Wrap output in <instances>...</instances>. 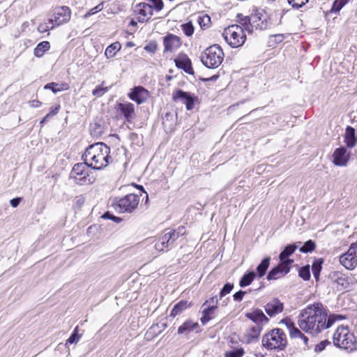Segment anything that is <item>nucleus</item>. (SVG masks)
Instances as JSON below:
<instances>
[{
    "label": "nucleus",
    "instance_id": "obj_1",
    "mask_svg": "<svg viewBox=\"0 0 357 357\" xmlns=\"http://www.w3.org/2000/svg\"><path fill=\"white\" fill-rule=\"evenodd\" d=\"M298 319V324L301 330L316 335L332 326L335 321L344 319L345 317L336 314L328 316L323 305L314 303L303 309Z\"/></svg>",
    "mask_w": 357,
    "mask_h": 357
},
{
    "label": "nucleus",
    "instance_id": "obj_2",
    "mask_svg": "<svg viewBox=\"0 0 357 357\" xmlns=\"http://www.w3.org/2000/svg\"><path fill=\"white\" fill-rule=\"evenodd\" d=\"M110 149L102 142L95 143L88 146L82 159L89 162L90 167L94 169H102L107 167L112 157L109 155Z\"/></svg>",
    "mask_w": 357,
    "mask_h": 357
},
{
    "label": "nucleus",
    "instance_id": "obj_3",
    "mask_svg": "<svg viewBox=\"0 0 357 357\" xmlns=\"http://www.w3.org/2000/svg\"><path fill=\"white\" fill-rule=\"evenodd\" d=\"M333 344L340 349L352 352L357 350V340L347 326H340L333 336Z\"/></svg>",
    "mask_w": 357,
    "mask_h": 357
},
{
    "label": "nucleus",
    "instance_id": "obj_4",
    "mask_svg": "<svg viewBox=\"0 0 357 357\" xmlns=\"http://www.w3.org/2000/svg\"><path fill=\"white\" fill-rule=\"evenodd\" d=\"M262 344L269 350H283L287 344L286 334L280 328H274L263 336Z\"/></svg>",
    "mask_w": 357,
    "mask_h": 357
},
{
    "label": "nucleus",
    "instance_id": "obj_5",
    "mask_svg": "<svg viewBox=\"0 0 357 357\" xmlns=\"http://www.w3.org/2000/svg\"><path fill=\"white\" fill-rule=\"evenodd\" d=\"M224 56L222 49L215 44L206 48L202 53L200 59L206 68H216L222 63Z\"/></svg>",
    "mask_w": 357,
    "mask_h": 357
},
{
    "label": "nucleus",
    "instance_id": "obj_6",
    "mask_svg": "<svg viewBox=\"0 0 357 357\" xmlns=\"http://www.w3.org/2000/svg\"><path fill=\"white\" fill-rule=\"evenodd\" d=\"M89 167V164L86 161L75 164L71 171L70 177L79 185L93 184L96 178L92 172H89L88 169Z\"/></svg>",
    "mask_w": 357,
    "mask_h": 357
},
{
    "label": "nucleus",
    "instance_id": "obj_7",
    "mask_svg": "<svg viewBox=\"0 0 357 357\" xmlns=\"http://www.w3.org/2000/svg\"><path fill=\"white\" fill-rule=\"evenodd\" d=\"M222 36L227 43L233 48L241 47L246 40L243 28L238 24L229 26L224 30Z\"/></svg>",
    "mask_w": 357,
    "mask_h": 357
},
{
    "label": "nucleus",
    "instance_id": "obj_8",
    "mask_svg": "<svg viewBox=\"0 0 357 357\" xmlns=\"http://www.w3.org/2000/svg\"><path fill=\"white\" fill-rule=\"evenodd\" d=\"M139 197L135 194L130 193L115 201L116 208L120 213H132L138 206Z\"/></svg>",
    "mask_w": 357,
    "mask_h": 357
},
{
    "label": "nucleus",
    "instance_id": "obj_9",
    "mask_svg": "<svg viewBox=\"0 0 357 357\" xmlns=\"http://www.w3.org/2000/svg\"><path fill=\"white\" fill-rule=\"evenodd\" d=\"M340 264L348 270H353L357 266V242L352 243L347 252L340 257Z\"/></svg>",
    "mask_w": 357,
    "mask_h": 357
},
{
    "label": "nucleus",
    "instance_id": "obj_10",
    "mask_svg": "<svg viewBox=\"0 0 357 357\" xmlns=\"http://www.w3.org/2000/svg\"><path fill=\"white\" fill-rule=\"evenodd\" d=\"M71 17V12L68 7L61 6L54 9L53 16L49 20V23L52 24L51 29L54 25L59 26L68 22Z\"/></svg>",
    "mask_w": 357,
    "mask_h": 357
},
{
    "label": "nucleus",
    "instance_id": "obj_11",
    "mask_svg": "<svg viewBox=\"0 0 357 357\" xmlns=\"http://www.w3.org/2000/svg\"><path fill=\"white\" fill-rule=\"evenodd\" d=\"M164 45L163 54L176 52L181 46L182 41L180 37L173 33H168L162 38Z\"/></svg>",
    "mask_w": 357,
    "mask_h": 357
},
{
    "label": "nucleus",
    "instance_id": "obj_12",
    "mask_svg": "<svg viewBox=\"0 0 357 357\" xmlns=\"http://www.w3.org/2000/svg\"><path fill=\"white\" fill-rule=\"evenodd\" d=\"M173 100L176 102L181 101L185 105L187 110H191L193 109L195 102L197 100V98L188 92L178 89L173 94Z\"/></svg>",
    "mask_w": 357,
    "mask_h": 357
},
{
    "label": "nucleus",
    "instance_id": "obj_13",
    "mask_svg": "<svg viewBox=\"0 0 357 357\" xmlns=\"http://www.w3.org/2000/svg\"><path fill=\"white\" fill-rule=\"evenodd\" d=\"M349 159L350 153L344 146L337 148L333 153V162L335 166H346Z\"/></svg>",
    "mask_w": 357,
    "mask_h": 357
},
{
    "label": "nucleus",
    "instance_id": "obj_14",
    "mask_svg": "<svg viewBox=\"0 0 357 357\" xmlns=\"http://www.w3.org/2000/svg\"><path fill=\"white\" fill-rule=\"evenodd\" d=\"M174 62L177 68L182 69L186 73L189 75L194 74L191 60L186 54L183 52L179 53L177 57L174 59Z\"/></svg>",
    "mask_w": 357,
    "mask_h": 357
},
{
    "label": "nucleus",
    "instance_id": "obj_15",
    "mask_svg": "<svg viewBox=\"0 0 357 357\" xmlns=\"http://www.w3.org/2000/svg\"><path fill=\"white\" fill-rule=\"evenodd\" d=\"M128 97L138 105H140L147 100L149 97V92L142 86H135L129 93Z\"/></svg>",
    "mask_w": 357,
    "mask_h": 357
},
{
    "label": "nucleus",
    "instance_id": "obj_16",
    "mask_svg": "<svg viewBox=\"0 0 357 357\" xmlns=\"http://www.w3.org/2000/svg\"><path fill=\"white\" fill-rule=\"evenodd\" d=\"M291 269V266L283 265L282 262L273 267L268 273L266 277L268 280H278L287 275Z\"/></svg>",
    "mask_w": 357,
    "mask_h": 357
},
{
    "label": "nucleus",
    "instance_id": "obj_17",
    "mask_svg": "<svg viewBox=\"0 0 357 357\" xmlns=\"http://www.w3.org/2000/svg\"><path fill=\"white\" fill-rule=\"evenodd\" d=\"M284 304L278 298H273L264 306L266 312L270 317H274L283 311Z\"/></svg>",
    "mask_w": 357,
    "mask_h": 357
},
{
    "label": "nucleus",
    "instance_id": "obj_18",
    "mask_svg": "<svg viewBox=\"0 0 357 357\" xmlns=\"http://www.w3.org/2000/svg\"><path fill=\"white\" fill-rule=\"evenodd\" d=\"M245 317L255 323L256 325H259L262 327L264 324L269 321L268 318L264 314L263 311L258 308L253 310L250 312H247Z\"/></svg>",
    "mask_w": 357,
    "mask_h": 357
},
{
    "label": "nucleus",
    "instance_id": "obj_19",
    "mask_svg": "<svg viewBox=\"0 0 357 357\" xmlns=\"http://www.w3.org/2000/svg\"><path fill=\"white\" fill-rule=\"evenodd\" d=\"M137 7V12L139 13L138 21L139 22L148 21L153 15V6L146 3H141Z\"/></svg>",
    "mask_w": 357,
    "mask_h": 357
},
{
    "label": "nucleus",
    "instance_id": "obj_20",
    "mask_svg": "<svg viewBox=\"0 0 357 357\" xmlns=\"http://www.w3.org/2000/svg\"><path fill=\"white\" fill-rule=\"evenodd\" d=\"M116 108L123 115L125 119L130 122L135 116V106L132 103H118Z\"/></svg>",
    "mask_w": 357,
    "mask_h": 357
},
{
    "label": "nucleus",
    "instance_id": "obj_21",
    "mask_svg": "<svg viewBox=\"0 0 357 357\" xmlns=\"http://www.w3.org/2000/svg\"><path fill=\"white\" fill-rule=\"evenodd\" d=\"M297 249V245L296 244H290L287 245L284 250L279 255L280 261L282 262L283 265H289L294 262L293 259L289 258Z\"/></svg>",
    "mask_w": 357,
    "mask_h": 357
},
{
    "label": "nucleus",
    "instance_id": "obj_22",
    "mask_svg": "<svg viewBox=\"0 0 357 357\" xmlns=\"http://www.w3.org/2000/svg\"><path fill=\"white\" fill-rule=\"evenodd\" d=\"M262 326L255 325L248 329L244 335L245 341L246 343L250 344L258 340L262 330Z\"/></svg>",
    "mask_w": 357,
    "mask_h": 357
},
{
    "label": "nucleus",
    "instance_id": "obj_23",
    "mask_svg": "<svg viewBox=\"0 0 357 357\" xmlns=\"http://www.w3.org/2000/svg\"><path fill=\"white\" fill-rule=\"evenodd\" d=\"M331 280L341 287V289L348 287L349 284L348 278L343 273L339 271H333L330 274Z\"/></svg>",
    "mask_w": 357,
    "mask_h": 357
},
{
    "label": "nucleus",
    "instance_id": "obj_24",
    "mask_svg": "<svg viewBox=\"0 0 357 357\" xmlns=\"http://www.w3.org/2000/svg\"><path fill=\"white\" fill-rule=\"evenodd\" d=\"M344 142L349 149L353 148L357 142V137L355 135V129L347 126L344 136Z\"/></svg>",
    "mask_w": 357,
    "mask_h": 357
},
{
    "label": "nucleus",
    "instance_id": "obj_25",
    "mask_svg": "<svg viewBox=\"0 0 357 357\" xmlns=\"http://www.w3.org/2000/svg\"><path fill=\"white\" fill-rule=\"evenodd\" d=\"M170 238L171 236H167V234L165 233L158 241L155 242V250L162 252L167 251L169 249H170L173 246Z\"/></svg>",
    "mask_w": 357,
    "mask_h": 357
},
{
    "label": "nucleus",
    "instance_id": "obj_26",
    "mask_svg": "<svg viewBox=\"0 0 357 357\" xmlns=\"http://www.w3.org/2000/svg\"><path fill=\"white\" fill-rule=\"evenodd\" d=\"M217 309V305H208L206 308H205L202 312V317L200 319V321L203 325L206 324L210 320L213 319L215 317V310Z\"/></svg>",
    "mask_w": 357,
    "mask_h": 357
},
{
    "label": "nucleus",
    "instance_id": "obj_27",
    "mask_svg": "<svg viewBox=\"0 0 357 357\" xmlns=\"http://www.w3.org/2000/svg\"><path fill=\"white\" fill-rule=\"evenodd\" d=\"M199 328L197 322H193L191 320H188L184 322L178 328V334H185L188 335L190 332Z\"/></svg>",
    "mask_w": 357,
    "mask_h": 357
},
{
    "label": "nucleus",
    "instance_id": "obj_28",
    "mask_svg": "<svg viewBox=\"0 0 357 357\" xmlns=\"http://www.w3.org/2000/svg\"><path fill=\"white\" fill-rule=\"evenodd\" d=\"M271 263V257H266L262 261L261 263L257 266L256 271V276L259 278H261L265 275L266 273V271L270 266Z\"/></svg>",
    "mask_w": 357,
    "mask_h": 357
},
{
    "label": "nucleus",
    "instance_id": "obj_29",
    "mask_svg": "<svg viewBox=\"0 0 357 357\" xmlns=\"http://www.w3.org/2000/svg\"><path fill=\"white\" fill-rule=\"evenodd\" d=\"M190 306L191 303L182 300L174 306L171 311L170 316L174 317L176 315L181 314L184 310L189 308Z\"/></svg>",
    "mask_w": 357,
    "mask_h": 357
},
{
    "label": "nucleus",
    "instance_id": "obj_30",
    "mask_svg": "<svg viewBox=\"0 0 357 357\" xmlns=\"http://www.w3.org/2000/svg\"><path fill=\"white\" fill-rule=\"evenodd\" d=\"M256 277V273L253 271L245 273L239 282L240 287H245L250 285Z\"/></svg>",
    "mask_w": 357,
    "mask_h": 357
},
{
    "label": "nucleus",
    "instance_id": "obj_31",
    "mask_svg": "<svg viewBox=\"0 0 357 357\" xmlns=\"http://www.w3.org/2000/svg\"><path fill=\"white\" fill-rule=\"evenodd\" d=\"M121 45L119 42H115L109 45L105 52V55L107 59L114 57L116 54L121 50Z\"/></svg>",
    "mask_w": 357,
    "mask_h": 357
},
{
    "label": "nucleus",
    "instance_id": "obj_32",
    "mask_svg": "<svg viewBox=\"0 0 357 357\" xmlns=\"http://www.w3.org/2000/svg\"><path fill=\"white\" fill-rule=\"evenodd\" d=\"M324 263V259L320 258L316 259L312 265V274L316 279V280H319L320 272L322 269V264Z\"/></svg>",
    "mask_w": 357,
    "mask_h": 357
},
{
    "label": "nucleus",
    "instance_id": "obj_33",
    "mask_svg": "<svg viewBox=\"0 0 357 357\" xmlns=\"http://www.w3.org/2000/svg\"><path fill=\"white\" fill-rule=\"evenodd\" d=\"M238 22L243 28V31H247L249 33H252V29H250V17L243 16L242 14H238Z\"/></svg>",
    "mask_w": 357,
    "mask_h": 357
},
{
    "label": "nucleus",
    "instance_id": "obj_34",
    "mask_svg": "<svg viewBox=\"0 0 357 357\" xmlns=\"http://www.w3.org/2000/svg\"><path fill=\"white\" fill-rule=\"evenodd\" d=\"M315 242L312 240H308L299 248V251L302 253L311 252L315 249Z\"/></svg>",
    "mask_w": 357,
    "mask_h": 357
},
{
    "label": "nucleus",
    "instance_id": "obj_35",
    "mask_svg": "<svg viewBox=\"0 0 357 357\" xmlns=\"http://www.w3.org/2000/svg\"><path fill=\"white\" fill-rule=\"evenodd\" d=\"M350 0H335L331 8V13H338Z\"/></svg>",
    "mask_w": 357,
    "mask_h": 357
},
{
    "label": "nucleus",
    "instance_id": "obj_36",
    "mask_svg": "<svg viewBox=\"0 0 357 357\" xmlns=\"http://www.w3.org/2000/svg\"><path fill=\"white\" fill-rule=\"evenodd\" d=\"M78 326L75 327L69 338L66 340V344H76L81 338V335L78 333Z\"/></svg>",
    "mask_w": 357,
    "mask_h": 357
},
{
    "label": "nucleus",
    "instance_id": "obj_37",
    "mask_svg": "<svg viewBox=\"0 0 357 357\" xmlns=\"http://www.w3.org/2000/svg\"><path fill=\"white\" fill-rule=\"evenodd\" d=\"M104 82L101 85L97 86L95 89L93 90L92 94L96 97H102L106 92L109 91L110 87L105 86L103 85Z\"/></svg>",
    "mask_w": 357,
    "mask_h": 357
},
{
    "label": "nucleus",
    "instance_id": "obj_38",
    "mask_svg": "<svg viewBox=\"0 0 357 357\" xmlns=\"http://www.w3.org/2000/svg\"><path fill=\"white\" fill-rule=\"evenodd\" d=\"M299 276L304 280H309L310 278V266H303L299 269L298 271Z\"/></svg>",
    "mask_w": 357,
    "mask_h": 357
},
{
    "label": "nucleus",
    "instance_id": "obj_39",
    "mask_svg": "<svg viewBox=\"0 0 357 357\" xmlns=\"http://www.w3.org/2000/svg\"><path fill=\"white\" fill-rule=\"evenodd\" d=\"M270 26V22L267 20V17L261 14L260 21L257 24L256 29L264 30L267 29Z\"/></svg>",
    "mask_w": 357,
    "mask_h": 357
},
{
    "label": "nucleus",
    "instance_id": "obj_40",
    "mask_svg": "<svg viewBox=\"0 0 357 357\" xmlns=\"http://www.w3.org/2000/svg\"><path fill=\"white\" fill-rule=\"evenodd\" d=\"M181 27L185 36L188 37L191 36L194 33V26L190 22L181 24Z\"/></svg>",
    "mask_w": 357,
    "mask_h": 357
},
{
    "label": "nucleus",
    "instance_id": "obj_41",
    "mask_svg": "<svg viewBox=\"0 0 357 357\" xmlns=\"http://www.w3.org/2000/svg\"><path fill=\"white\" fill-rule=\"evenodd\" d=\"M33 54L36 57H41L45 54V41L38 44L33 50Z\"/></svg>",
    "mask_w": 357,
    "mask_h": 357
},
{
    "label": "nucleus",
    "instance_id": "obj_42",
    "mask_svg": "<svg viewBox=\"0 0 357 357\" xmlns=\"http://www.w3.org/2000/svg\"><path fill=\"white\" fill-rule=\"evenodd\" d=\"M261 14V13L257 12L250 16V29H252V31L253 30V28H256L257 24H258V23H259Z\"/></svg>",
    "mask_w": 357,
    "mask_h": 357
},
{
    "label": "nucleus",
    "instance_id": "obj_43",
    "mask_svg": "<svg viewBox=\"0 0 357 357\" xmlns=\"http://www.w3.org/2000/svg\"><path fill=\"white\" fill-rule=\"evenodd\" d=\"M244 350L243 348L236 349L233 351H227L225 354V357H243Z\"/></svg>",
    "mask_w": 357,
    "mask_h": 357
},
{
    "label": "nucleus",
    "instance_id": "obj_44",
    "mask_svg": "<svg viewBox=\"0 0 357 357\" xmlns=\"http://www.w3.org/2000/svg\"><path fill=\"white\" fill-rule=\"evenodd\" d=\"M234 288V284L229 282L226 283L220 291V298H222L229 294Z\"/></svg>",
    "mask_w": 357,
    "mask_h": 357
},
{
    "label": "nucleus",
    "instance_id": "obj_45",
    "mask_svg": "<svg viewBox=\"0 0 357 357\" xmlns=\"http://www.w3.org/2000/svg\"><path fill=\"white\" fill-rule=\"evenodd\" d=\"M103 9V3H100L94 8L90 9L84 16V18H88L92 15L102 10Z\"/></svg>",
    "mask_w": 357,
    "mask_h": 357
},
{
    "label": "nucleus",
    "instance_id": "obj_46",
    "mask_svg": "<svg viewBox=\"0 0 357 357\" xmlns=\"http://www.w3.org/2000/svg\"><path fill=\"white\" fill-rule=\"evenodd\" d=\"M288 3L291 5L293 8H299L303 6L308 0H287Z\"/></svg>",
    "mask_w": 357,
    "mask_h": 357
},
{
    "label": "nucleus",
    "instance_id": "obj_47",
    "mask_svg": "<svg viewBox=\"0 0 357 357\" xmlns=\"http://www.w3.org/2000/svg\"><path fill=\"white\" fill-rule=\"evenodd\" d=\"M331 344V342H329L328 340H323L321 342H320L319 344H316L315 347H314V351L317 352V353H319L321 351H322L327 345H329Z\"/></svg>",
    "mask_w": 357,
    "mask_h": 357
},
{
    "label": "nucleus",
    "instance_id": "obj_48",
    "mask_svg": "<svg viewBox=\"0 0 357 357\" xmlns=\"http://www.w3.org/2000/svg\"><path fill=\"white\" fill-rule=\"evenodd\" d=\"M51 89L54 93H56L59 91L63 90L62 87L59 86V84L51 82L50 84H46V89Z\"/></svg>",
    "mask_w": 357,
    "mask_h": 357
},
{
    "label": "nucleus",
    "instance_id": "obj_49",
    "mask_svg": "<svg viewBox=\"0 0 357 357\" xmlns=\"http://www.w3.org/2000/svg\"><path fill=\"white\" fill-rule=\"evenodd\" d=\"M61 109V105L59 104H56L52 107H50V112L48 114H46V119L53 116L58 114L59 111Z\"/></svg>",
    "mask_w": 357,
    "mask_h": 357
},
{
    "label": "nucleus",
    "instance_id": "obj_50",
    "mask_svg": "<svg viewBox=\"0 0 357 357\" xmlns=\"http://www.w3.org/2000/svg\"><path fill=\"white\" fill-rule=\"evenodd\" d=\"M157 49H158V45L155 41L150 42L149 44H147L144 47V50L146 52L152 53V54L155 53L156 52Z\"/></svg>",
    "mask_w": 357,
    "mask_h": 357
},
{
    "label": "nucleus",
    "instance_id": "obj_51",
    "mask_svg": "<svg viewBox=\"0 0 357 357\" xmlns=\"http://www.w3.org/2000/svg\"><path fill=\"white\" fill-rule=\"evenodd\" d=\"M102 217L104 219L112 220H113V221H114L116 222H119L121 221V218H119V217H116V216L114 215L113 214H112L109 211L105 213L102 215Z\"/></svg>",
    "mask_w": 357,
    "mask_h": 357
},
{
    "label": "nucleus",
    "instance_id": "obj_52",
    "mask_svg": "<svg viewBox=\"0 0 357 357\" xmlns=\"http://www.w3.org/2000/svg\"><path fill=\"white\" fill-rule=\"evenodd\" d=\"M210 21L211 18L207 15H205L202 17H199L198 18V22L202 27L206 26L207 23L209 22Z\"/></svg>",
    "mask_w": 357,
    "mask_h": 357
},
{
    "label": "nucleus",
    "instance_id": "obj_53",
    "mask_svg": "<svg viewBox=\"0 0 357 357\" xmlns=\"http://www.w3.org/2000/svg\"><path fill=\"white\" fill-rule=\"evenodd\" d=\"M153 3V8L160 11L163 8L164 4L162 0H151Z\"/></svg>",
    "mask_w": 357,
    "mask_h": 357
},
{
    "label": "nucleus",
    "instance_id": "obj_54",
    "mask_svg": "<svg viewBox=\"0 0 357 357\" xmlns=\"http://www.w3.org/2000/svg\"><path fill=\"white\" fill-rule=\"evenodd\" d=\"M289 335L291 337H300L303 335V333L296 326L291 327V330L289 331Z\"/></svg>",
    "mask_w": 357,
    "mask_h": 357
},
{
    "label": "nucleus",
    "instance_id": "obj_55",
    "mask_svg": "<svg viewBox=\"0 0 357 357\" xmlns=\"http://www.w3.org/2000/svg\"><path fill=\"white\" fill-rule=\"evenodd\" d=\"M245 294L246 291L239 290L233 295L234 300L238 302L241 301Z\"/></svg>",
    "mask_w": 357,
    "mask_h": 357
},
{
    "label": "nucleus",
    "instance_id": "obj_56",
    "mask_svg": "<svg viewBox=\"0 0 357 357\" xmlns=\"http://www.w3.org/2000/svg\"><path fill=\"white\" fill-rule=\"evenodd\" d=\"M22 200V197H17L13 198L10 200V204L12 207L16 208L20 205Z\"/></svg>",
    "mask_w": 357,
    "mask_h": 357
},
{
    "label": "nucleus",
    "instance_id": "obj_57",
    "mask_svg": "<svg viewBox=\"0 0 357 357\" xmlns=\"http://www.w3.org/2000/svg\"><path fill=\"white\" fill-rule=\"evenodd\" d=\"M85 199L84 195L77 196L75 197V204L78 207H81L84 204Z\"/></svg>",
    "mask_w": 357,
    "mask_h": 357
},
{
    "label": "nucleus",
    "instance_id": "obj_58",
    "mask_svg": "<svg viewBox=\"0 0 357 357\" xmlns=\"http://www.w3.org/2000/svg\"><path fill=\"white\" fill-rule=\"evenodd\" d=\"M167 236H171L170 240L172 243L174 245V243L180 237L179 236H177L176 230H170L167 232H166Z\"/></svg>",
    "mask_w": 357,
    "mask_h": 357
},
{
    "label": "nucleus",
    "instance_id": "obj_59",
    "mask_svg": "<svg viewBox=\"0 0 357 357\" xmlns=\"http://www.w3.org/2000/svg\"><path fill=\"white\" fill-rule=\"evenodd\" d=\"M281 322L286 325L287 328L289 329V332L291 330V327L295 326L294 324L289 319H284Z\"/></svg>",
    "mask_w": 357,
    "mask_h": 357
},
{
    "label": "nucleus",
    "instance_id": "obj_60",
    "mask_svg": "<svg viewBox=\"0 0 357 357\" xmlns=\"http://www.w3.org/2000/svg\"><path fill=\"white\" fill-rule=\"evenodd\" d=\"M218 302V299L217 296H215L211 298L209 300L206 301L205 303L203 304V306L207 305L208 303H209V305H217Z\"/></svg>",
    "mask_w": 357,
    "mask_h": 357
},
{
    "label": "nucleus",
    "instance_id": "obj_61",
    "mask_svg": "<svg viewBox=\"0 0 357 357\" xmlns=\"http://www.w3.org/2000/svg\"><path fill=\"white\" fill-rule=\"evenodd\" d=\"M175 230L177 234L176 235L179 236H183L186 232L185 228L183 226L178 227L177 229Z\"/></svg>",
    "mask_w": 357,
    "mask_h": 357
},
{
    "label": "nucleus",
    "instance_id": "obj_62",
    "mask_svg": "<svg viewBox=\"0 0 357 357\" xmlns=\"http://www.w3.org/2000/svg\"><path fill=\"white\" fill-rule=\"evenodd\" d=\"M218 77H219V75H213V76H212V77H211L205 78V79H202V80H203L204 82L215 81V80H216Z\"/></svg>",
    "mask_w": 357,
    "mask_h": 357
},
{
    "label": "nucleus",
    "instance_id": "obj_63",
    "mask_svg": "<svg viewBox=\"0 0 357 357\" xmlns=\"http://www.w3.org/2000/svg\"><path fill=\"white\" fill-rule=\"evenodd\" d=\"M42 104L41 102L34 100L31 102V106L33 107H38Z\"/></svg>",
    "mask_w": 357,
    "mask_h": 357
},
{
    "label": "nucleus",
    "instance_id": "obj_64",
    "mask_svg": "<svg viewBox=\"0 0 357 357\" xmlns=\"http://www.w3.org/2000/svg\"><path fill=\"white\" fill-rule=\"evenodd\" d=\"M300 338H301V339L303 340L304 344H305V345H307V341H308V338H307L305 335H303H303H301V336L300 337Z\"/></svg>",
    "mask_w": 357,
    "mask_h": 357
}]
</instances>
